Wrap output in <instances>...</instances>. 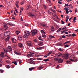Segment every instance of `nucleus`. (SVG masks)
I'll use <instances>...</instances> for the list:
<instances>
[{"instance_id":"30","label":"nucleus","mask_w":78,"mask_h":78,"mask_svg":"<svg viewBox=\"0 0 78 78\" xmlns=\"http://www.w3.org/2000/svg\"><path fill=\"white\" fill-rule=\"evenodd\" d=\"M28 36L27 35H24V36L23 37L24 38H27V37H28Z\"/></svg>"},{"instance_id":"6","label":"nucleus","mask_w":78,"mask_h":78,"mask_svg":"<svg viewBox=\"0 0 78 78\" xmlns=\"http://www.w3.org/2000/svg\"><path fill=\"white\" fill-rule=\"evenodd\" d=\"M4 30H7L8 28V26L6 24H5L4 26Z\"/></svg>"},{"instance_id":"44","label":"nucleus","mask_w":78,"mask_h":78,"mask_svg":"<svg viewBox=\"0 0 78 78\" xmlns=\"http://www.w3.org/2000/svg\"><path fill=\"white\" fill-rule=\"evenodd\" d=\"M58 3H59V4H60V5H62V2L60 1L58 2Z\"/></svg>"},{"instance_id":"28","label":"nucleus","mask_w":78,"mask_h":78,"mask_svg":"<svg viewBox=\"0 0 78 78\" xmlns=\"http://www.w3.org/2000/svg\"><path fill=\"white\" fill-rule=\"evenodd\" d=\"M6 67L7 68V69H9V68H10V67H11L9 65H7L6 66Z\"/></svg>"},{"instance_id":"5","label":"nucleus","mask_w":78,"mask_h":78,"mask_svg":"<svg viewBox=\"0 0 78 78\" xmlns=\"http://www.w3.org/2000/svg\"><path fill=\"white\" fill-rule=\"evenodd\" d=\"M27 45L29 47H31L32 45V43L30 41H28L27 42Z\"/></svg>"},{"instance_id":"63","label":"nucleus","mask_w":78,"mask_h":78,"mask_svg":"<svg viewBox=\"0 0 78 78\" xmlns=\"http://www.w3.org/2000/svg\"><path fill=\"white\" fill-rule=\"evenodd\" d=\"M66 44H67V43H70V41H67L66 42Z\"/></svg>"},{"instance_id":"34","label":"nucleus","mask_w":78,"mask_h":78,"mask_svg":"<svg viewBox=\"0 0 78 78\" xmlns=\"http://www.w3.org/2000/svg\"><path fill=\"white\" fill-rule=\"evenodd\" d=\"M61 28H60L59 29H58V30H57V32H59V31H61Z\"/></svg>"},{"instance_id":"42","label":"nucleus","mask_w":78,"mask_h":78,"mask_svg":"<svg viewBox=\"0 0 78 78\" xmlns=\"http://www.w3.org/2000/svg\"><path fill=\"white\" fill-rule=\"evenodd\" d=\"M58 50L59 51H63V50H62V49H61V48H60L58 49Z\"/></svg>"},{"instance_id":"61","label":"nucleus","mask_w":78,"mask_h":78,"mask_svg":"<svg viewBox=\"0 0 78 78\" xmlns=\"http://www.w3.org/2000/svg\"><path fill=\"white\" fill-rule=\"evenodd\" d=\"M44 31L43 30H41V32L42 33H43L44 32Z\"/></svg>"},{"instance_id":"32","label":"nucleus","mask_w":78,"mask_h":78,"mask_svg":"<svg viewBox=\"0 0 78 78\" xmlns=\"http://www.w3.org/2000/svg\"><path fill=\"white\" fill-rule=\"evenodd\" d=\"M65 29H67L66 27H64L62 29V30H64Z\"/></svg>"},{"instance_id":"22","label":"nucleus","mask_w":78,"mask_h":78,"mask_svg":"<svg viewBox=\"0 0 78 78\" xmlns=\"http://www.w3.org/2000/svg\"><path fill=\"white\" fill-rule=\"evenodd\" d=\"M12 63L13 64H14L15 65H17V62L16 61L14 62H12Z\"/></svg>"},{"instance_id":"46","label":"nucleus","mask_w":78,"mask_h":78,"mask_svg":"<svg viewBox=\"0 0 78 78\" xmlns=\"http://www.w3.org/2000/svg\"><path fill=\"white\" fill-rule=\"evenodd\" d=\"M15 54H16V55H20V53H18L17 52H15Z\"/></svg>"},{"instance_id":"43","label":"nucleus","mask_w":78,"mask_h":78,"mask_svg":"<svg viewBox=\"0 0 78 78\" xmlns=\"http://www.w3.org/2000/svg\"><path fill=\"white\" fill-rule=\"evenodd\" d=\"M61 22L62 24H64L65 23V22H64L62 20H61Z\"/></svg>"},{"instance_id":"52","label":"nucleus","mask_w":78,"mask_h":78,"mask_svg":"<svg viewBox=\"0 0 78 78\" xmlns=\"http://www.w3.org/2000/svg\"><path fill=\"white\" fill-rule=\"evenodd\" d=\"M69 11H66V13L67 14H69Z\"/></svg>"},{"instance_id":"62","label":"nucleus","mask_w":78,"mask_h":78,"mask_svg":"<svg viewBox=\"0 0 78 78\" xmlns=\"http://www.w3.org/2000/svg\"><path fill=\"white\" fill-rule=\"evenodd\" d=\"M69 16H66V19H69Z\"/></svg>"},{"instance_id":"13","label":"nucleus","mask_w":78,"mask_h":78,"mask_svg":"<svg viewBox=\"0 0 78 78\" xmlns=\"http://www.w3.org/2000/svg\"><path fill=\"white\" fill-rule=\"evenodd\" d=\"M51 31H54V30H55V28H54V27L53 26H51Z\"/></svg>"},{"instance_id":"38","label":"nucleus","mask_w":78,"mask_h":78,"mask_svg":"<svg viewBox=\"0 0 78 78\" xmlns=\"http://www.w3.org/2000/svg\"><path fill=\"white\" fill-rule=\"evenodd\" d=\"M29 60H31V61H33V60H34V58H30Z\"/></svg>"},{"instance_id":"8","label":"nucleus","mask_w":78,"mask_h":78,"mask_svg":"<svg viewBox=\"0 0 78 78\" xmlns=\"http://www.w3.org/2000/svg\"><path fill=\"white\" fill-rule=\"evenodd\" d=\"M56 55L57 56H58V57H60V56L62 55V54L60 53H58L57 54H56Z\"/></svg>"},{"instance_id":"25","label":"nucleus","mask_w":78,"mask_h":78,"mask_svg":"<svg viewBox=\"0 0 78 78\" xmlns=\"http://www.w3.org/2000/svg\"><path fill=\"white\" fill-rule=\"evenodd\" d=\"M6 56H7V57H8V58H9V57L8 56H7L6 55H2L1 56V58H5Z\"/></svg>"},{"instance_id":"53","label":"nucleus","mask_w":78,"mask_h":78,"mask_svg":"<svg viewBox=\"0 0 78 78\" xmlns=\"http://www.w3.org/2000/svg\"><path fill=\"white\" fill-rule=\"evenodd\" d=\"M69 8H66V11H69Z\"/></svg>"},{"instance_id":"57","label":"nucleus","mask_w":78,"mask_h":78,"mask_svg":"<svg viewBox=\"0 0 78 78\" xmlns=\"http://www.w3.org/2000/svg\"><path fill=\"white\" fill-rule=\"evenodd\" d=\"M44 9H46V8H47V7L46 6V5H44Z\"/></svg>"},{"instance_id":"48","label":"nucleus","mask_w":78,"mask_h":78,"mask_svg":"<svg viewBox=\"0 0 78 78\" xmlns=\"http://www.w3.org/2000/svg\"><path fill=\"white\" fill-rule=\"evenodd\" d=\"M29 53L30 54H34V52H29Z\"/></svg>"},{"instance_id":"12","label":"nucleus","mask_w":78,"mask_h":78,"mask_svg":"<svg viewBox=\"0 0 78 78\" xmlns=\"http://www.w3.org/2000/svg\"><path fill=\"white\" fill-rule=\"evenodd\" d=\"M38 45H39V46H41L42 45V44H43V42H39L38 43Z\"/></svg>"},{"instance_id":"14","label":"nucleus","mask_w":78,"mask_h":78,"mask_svg":"<svg viewBox=\"0 0 78 78\" xmlns=\"http://www.w3.org/2000/svg\"><path fill=\"white\" fill-rule=\"evenodd\" d=\"M27 56L28 57H33L34 55L33 54H28L27 55Z\"/></svg>"},{"instance_id":"40","label":"nucleus","mask_w":78,"mask_h":78,"mask_svg":"<svg viewBox=\"0 0 78 78\" xmlns=\"http://www.w3.org/2000/svg\"><path fill=\"white\" fill-rule=\"evenodd\" d=\"M43 27H47V26L46 24H43Z\"/></svg>"},{"instance_id":"58","label":"nucleus","mask_w":78,"mask_h":78,"mask_svg":"<svg viewBox=\"0 0 78 78\" xmlns=\"http://www.w3.org/2000/svg\"><path fill=\"white\" fill-rule=\"evenodd\" d=\"M34 41L35 42H37V40L36 39H35Z\"/></svg>"},{"instance_id":"9","label":"nucleus","mask_w":78,"mask_h":78,"mask_svg":"<svg viewBox=\"0 0 78 78\" xmlns=\"http://www.w3.org/2000/svg\"><path fill=\"white\" fill-rule=\"evenodd\" d=\"M19 2L17 1L16 2V3L15 5H16V7L17 8H19Z\"/></svg>"},{"instance_id":"18","label":"nucleus","mask_w":78,"mask_h":78,"mask_svg":"<svg viewBox=\"0 0 78 78\" xmlns=\"http://www.w3.org/2000/svg\"><path fill=\"white\" fill-rule=\"evenodd\" d=\"M11 40L12 42H13V43H16V42L14 41H16V39H14V38H12Z\"/></svg>"},{"instance_id":"60","label":"nucleus","mask_w":78,"mask_h":78,"mask_svg":"<svg viewBox=\"0 0 78 78\" xmlns=\"http://www.w3.org/2000/svg\"><path fill=\"white\" fill-rule=\"evenodd\" d=\"M15 11H16V13H18V11H17V9H15Z\"/></svg>"},{"instance_id":"29","label":"nucleus","mask_w":78,"mask_h":78,"mask_svg":"<svg viewBox=\"0 0 78 78\" xmlns=\"http://www.w3.org/2000/svg\"><path fill=\"white\" fill-rule=\"evenodd\" d=\"M49 61V60L48 59V58H47V59H44V61H45V62H47V61Z\"/></svg>"},{"instance_id":"49","label":"nucleus","mask_w":78,"mask_h":78,"mask_svg":"<svg viewBox=\"0 0 78 78\" xmlns=\"http://www.w3.org/2000/svg\"><path fill=\"white\" fill-rule=\"evenodd\" d=\"M6 62L7 63H9L10 62L9 60L6 61Z\"/></svg>"},{"instance_id":"51","label":"nucleus","mask_w":78,"mask_h":78,"mask_svg":"<svg viewBox=\"0 0 78 78\" xmlns=\"http://www.w3.org/2000/svg\"><path fill=\"white\" fill-rule=\"evenodd\" d=\"M37 60H41L42 59L41 58H37Z\"/></svg>"},{"instance_id":"17","label":"nucleus","mask_w":78,"mask_h":78,"mask_svg":"<svg viewBox=\"0 0 78 78\" xmlns=\"http://www.w3.org/2000/svg\"><path fill=\"white\" fill-rule=\"evenodd\" d=\"M8 25H10L11 26H14V25H14V24H12L10 23H8Z\"/></svg>"},{"instance_id":"16","label":"nucleus","mask_w":78,"mask_h":78,"mask_svg":"<svg viewBox=\"0 0 78 78\" xmlns=\"http://www.w3.org/2000/svg\"><path fill=\"white\" fill-rule=\"evenodd\" d=\"M43 68H44V67H42V66L41 65L38 67V69H39V70H41V69H42Z\"/></svg>"},{"instance_id":"33","label":"nucleus","mask_w":78,"mask_h":78,"mask_svg":"<svg viewBox=\"0 0 78 78\" xmlns=\"http://www.w3.org/2000/svg\"><path fill=\"white\" fill-rule=\"evenodd\" d=\"M51 11H52L53 12L55 13V12H56V11H55V10H54L53 9H51Z\"/></svg>"},{"instance_id":"47","label":"nucleus","mask_w":78,"mask_h":78,"mask_svg":"<svg viewBox=\"0 0 78 78\" xmlns=\"http://www.w3.org/2000/svg\"><path fill=\"white\" fill-rule=\"evenodd\" d=\"M66 36L65 35H63L62 37V38H66Z\"/></svg>"},{"instance_id":"11","label":"nucleus","mask_w":78,"mask_h":78,"mask_svg":"<svg viewBox=\"0 0 78 78\" xmlns=\"http://www.w3.org/2000/svg\"><path fill=\"white\" fill-rule=\"evenodd\" d=\"M18 38L19 41H22V37L21 36H19Z\"/></svg>"},{"instance_id":"27","label":"nucleus","mask_w":78,"mask_h":78,"mask_svg":"<svg viewBox=\"0 0 78 78\" xmlns=\"http://www.w3.org/2000/svg\"><path fill=\"white\" fill-rule=\"evenodd\" d=\"M42 38V37L41 36H40L38 38V39L39 40H40V41H43V40L41 39V38Z\"/></svg>"},{"instance_id":"2","label":"nucleus","mask_w":78,"mask_h":78,"mask_svg":"<svg viewBox=\"0 0 78 78\" xmlns=\"http://www.w3.org/2000/svg\"><path fill=\"white\" fill-rule=\"evenodd\" d=\"M62 58H64L65 59H67L69 58V55L68 54H65L62 55Z\"/></svg>"},{"instance_id":"10","label":"nucleus","mask_w":78,"mask_h":78,"mask_svg":"<svg viewBox=\"0 0 78 78\" xmlns=\"http://www.w3.org/2000/svg\"><path fill=\"white\" fill-rule=\"evenodd\" d=\"M18 47L20 48H22L23 47V44L21 43H19L18 44Z\"/></svg>"},{"instance_id":"64","label":"nucleus","mask_w":78,"mask_h":78,"mask_svg":"<svg viewBox=\"0 0 78 78\" xmlns=\"http://www.w3.org/2000/svg\"><path fill=\"white\" fill-rule=\"evenodd\" d=\"M24 4V2H21L20 3V4L21 5H23V4Z\"/></svg>"},{"instance_id":"59","label":"nucleus","mask_w":78,"mask_h":78,"mask_svg":"<svg viewBox=\"0 0 78 78\" xmlns=\"http://www.w3.org/2000/svg\"><path fill=\"white\" fill-rule=\"evenodd\" d=\"M70 60L71 61H74V60L72 59V58H70Z\"/></svg>"},{"instance_id":"15","label":"nucleus","mask_w":78,"mask_h":78,"mask_svg":"<svg viewBox=\"0 0 78 78\" xmlns=\"http://www.w3.org/2000/svg\"><path fill=\"white\" fill-rule=\"evenodd\" d=\"M9 37H7L6 39L5 40V42H7V41H9Z\"/></svg>"},{"instance_id":"19","label":"nucleus","mask_w":78,"mask_h":78,"mask_svg":"<svg viewBox=\"0 0 78 78\" xmlns=\"http://www.w3.org/2000/svg\"><path fill=\"white\" fill-rule=\"evenodd\" d=\"M29 63L30 64H35V62H34V61H30Z\"/></svg>"},{"instance_id":"21","label":"nucleus","mask_w":78,"mask_h":78,"mask_svg":"<svg viewBox=\"0 0 78 78\" xmlns=\"http://www.w3.org/2000/svg\"><path fill=\"white\" fill-rule=\"evenodd\" d=\"M43 48H44V47H40L37 48V50H42V49H43Z\"/></svg>"},{"instance_id":"1","label":"nucleus","mask_w":78,"mask_h":78,"mask_svg":"<svg viewBox=\"0 0 78 78\" xmlns=\"http://www.w3.org/2000/svg\"><path fill=\"white\" fill-rule=\"evenodd\" d=\"M31 32L32 33V36H34L35 34H37V31L36 29H35L34 30H32Z\"/></svg>"},{"instance_id":"41","label":"nucleus","mask_w":78,"mask_h":78,"mask_svg":"<svg viewBox=\"0 0 78 78\" xmlns=\"http://www.w3.org/2000/svg\"><path fill=\"white\" fill-rule=\"evenodd\" d=\"M65 47L66 48L68 47H69V45H68V44H66V45H65Z\"/></svg>"},{"instance_id":"7","label":"nucleus","mask_w":78,"mask_h":78,"mask_svg":"<svg viewBox=\"0 0 78 78\" xmlns=\"http://www.w3.org/2000/svg\"><path fill=\"white\" fill-rule=\"evenodd\" d=\"M25 34L26 35H27V36H29L30 35V33L28 31H26L25 32Z\"/></svg>"},{"instance_id":"45","label":"nucleus","mask_w":78,"mask_h":78,"mask_svg":"<svg viewBox=\"0 0 78 78\" xmlns=\"http://www.w3.org/2000/svg\"><path fill=\"white\" fill-rule=\"evenodd\" d=\"M66 36H67L68 37H70L71 36V35L70 34L68 35H66Z\"/></svg>"},{"instance_id":"24","label":"nucleus","mask_w":78,"mask_h":78,"mask_svg":"<svg viewBox=\"0 0 78 78\" xmlns=\"http://www.w3.org/2000/svg\"><path fill=\"white\" fill-rule=\"evenodd\" d=\"M49 37H50L51 38H55V37L54 36H52L51 35H50L49 36Z\"/></svg>"},{"instance_id":"23","label":"nucleus","mask_w":78,"mask_h":78,"mask_svg":"<svg viewBox=\"0 0 78 78\" xmlns=\"http://www.w3.org/2000/svg\"><path fill=\"white\" fill-rule=\"evenodd\" d=\"M47 37V36L45 35V34H42V37Z\"/></svg>"},{"instance_id":"55","label":"nucleus","mask_w":78,"mask_h":78,"mask_svg":"<svg viewBox=\"0 0 78 78\" xmlns=\"http://www.w3.org/2000/svg\"><path fill=\"white\" fill-rule=\"evenodd\" d=\"M65 5L66 6H69L68 4H65Z\"/></svg>"},{"instance_id":"20","label":"nucleus","mask_w":78,"mask_h":78,"mask_svg":"<svg viewBox=\"0 0 78 78\" xmlns=\"http://www.w3.org/2000/svg\"><path fill=\"white\" fill-rule=\"evenodd\" d=\"M29 16H32V17H33V16H34V15L30 13H29Z\"/></svg>"},{"instance_id":"37","label":"nucleus","mask_w":78,"mask_h":78,"mask_svg":"<svg viewBox=\"0 0 78 78\" xmlns=\"http://www.w3.org/2000/svg\"><path fill=\"white\" fill-rule=\"evenodd\" d=\"M16 33L17 34H19V33H20V31H16Z\"/></svg>"},{"instance_id":"4","label":"nucleus","mask_w":78,"mask_h":78,"mask_svg":"<svg viewBox=\"0 0 78 78\" xmlns=\"http://www.w3.org/2000/svg\"><path fill=\"white\" fill-rule=\"evenodd\" d=\"M63 61H64L63 59L60 58H59L58 62V63H62V62H63Z\"/></svg>"},{"instance_id":"56","label":"nucleus","mask_w":78,"mask_h":78,"mask_svg":"<svg viewBox=\"0 0 78 78\" xmlns=\"http://www.w3.org/2000/svg\"><path fill=\"white\" fill-rule=\"evenodd\" d=\"M65 33L66 34H69V33H68V32H65Z\"/></svg>"},{"instance_id":"26","label":"nucleus","mask_w":78,"mask_h":78,"mask_svg":"<svg viewBox=\"0 0 78 78\" xmlns=\"http://www.w3.org/2000/svg\"><path fill=\"white\" fill-rule=\"evenodd\" d=\"M34 69V68L32 67L31 68H29V70L30 71H31V70H33V69Z\"/></svg>"},{"instance_id":"36","label":"nucleus","mask_w":78,"mask_h":78,"mask_svg":"<svg viewBox=\"0 0 78 78\" xmlns=\"http://www.w3.org/2000/svg\"><path fill=\"white\" fill-rule=\"evenodd\" d=\"M59 59L58 58H54V60H55V61H59Z\"/></svg>"},{"instance_id":"31","label":"nucleus","mask_w":78,"mask_h":78,"mask_svg":"<svg viewBox=\"0 0 78 78\" xmlns=\"http://www.w3.org/2000/svg\"><path fill=\"white\" fill-rule=\"evenodd\" d=\"M51 53H52V51H50L47 54V55L49 56V55H50V54H51Z\"/></svg>"},{"instance_id":"54","label":"nucleus","mask_w":78,"mask_h":78,"mask_svg":"<svg viewBox=\"0 0 78 78\" xmlns=\"http://www.w3.org/2000/svg\"><path fill=\"white\" fill-rule=\"evenodd\" d=\"M0 55H1V56H2V55H4V53H2Z\"/></svg>"},{"instance_id":"3","label":"nucleus","mask_w":78,"mask_h":78,"mask_svg":"<svg viewBox=\"0 0 78 78\" xmlns=\"http://www.w3.org/2000/svg\"><path fill=\"white\" fill-rule=\"evenodd\" d=\"M12 49L11 46H8L7 47V50L9 52H11L12 51Z\"/></svg>"},{"instance_id":"50","label":"nucleus","mask_w":78,"mask_h":78,"mask_svg":"<svg viewBox=\"0 0 78 78\" xmlns=\"http://www.w3.org/2000/svg\"><path fill=\"white\" fill-rule=\"evenodd\" d=\"M66 62H67V63H70V61H66Z\"/></svg>"},{"instance_id":"35","label":"nucleus","mask_w":78,"mask_h":78,"mask_svg":"<svg viewBox=\"0 0 78 78\" xmlns=\"http://www.w3.org/2000/svg\"><path fill=\"white\" fill-rule=\"evenodd\" d=\"M76 36V35L75 34H72V35L71 36L72 37H74L75 36Z\"/></svg>"},{"instance_id":"39","label":"nucleus","mask_w":78,"mask_h":78,"mask_svg":"<svg viewBox=\"0 0 78 78\" xmlns=\"http://www.w3.org/2000/svg\"><path fill=\"white\" fill-rule=\"evenodd\" d=\"M4 71V70L2 69H0V72H1V73H3Z\"/></svg>"}]
</instances>
